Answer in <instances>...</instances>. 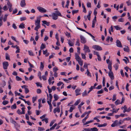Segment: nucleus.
Here are the masks:
<instances>
[{"mask_svg":"<svg viewBox=\"0 0 131 131\" xmlns=\"http://www.w3.org/2000/svg\"><path fill=\"white\" fill-rule=\"evenodd\" d=\"M108 75L112 80H113L114 79L113 74L112 71H109L108 73Z\"/></svg>","mask_w":131,"mask_h":131,"instance_id":"obj_10","label":"nucleus"},{"mask_svg":"<svg viewBox=\"0 0 131 131\" xmlns=\"http://www.w3.org/2000/svg\"><path fill=\"white\" fill-rule=\"evenodd\" d=\"M87 6L88 7H91V4L90 2H88L87 3Z\"/></svg>","mask_w":131,"mask_h":131,"instance_id":"obj_62","label":"nucleus"},{"mask_svg":"<svg viewBox=\"0 0 131 131\" xmlns=\"http://www.w3.org/2000/svg\"><path fill=\"white\" fill-rule=\"evenodd\" d=\"M20 4L21 7H25L26 5V4L25 2V0H21L20 2Z\"/></svg>","mask_w":131,"mask_h":131,"instance_id":"obj_9","label":"nucleus"},{"mask_svg":"<svg viewBox=\"0 0 131 131\" xmlns=\"http://www.w3.org/2000/svg\"><path fill=\"white\" fill-rule=\"evenodd\" d=\"M75 45L78 46H80V44L79 43V39H78L77 40Z\"/></svg>","mask_w":131,"mask_h":131,"instance_id":"obj_61","label":"nucleus"},{"mask_svg":"<svg viewBox=\"0 0 131 131\" xmlns=\"http://www.w3.org/2000/svg\"><path fill=\"white\" fill-rule=\"evenodd\" d=\"M75 59L77 61H78L79 64L81 66H82L83 64V61L82 59L77 53H75Z\"/></svg>","mask_w":131,"mask_h":131,"instance_id":"obj_2","label":"nucleus"},{"mask_svg":"<svg viewBox=\"0 0 131 131\" xmlns=\"http://www.w3.org/2000/svg\"><path fill=\"white\" fill-rule=\"evenodd\" d=\"M16 108V104L15 103L12 106L11 108L12 109H15Z\"/></svg>","mask_w":131,"mask_h":131,"instance_id":"obj_48","label":"nucleus"},{"mask_svg":"<svg viewBox=\"0 0 131 131\" xmlns=\"http://www.w3.org/2000/svg\"><path fill=\"white\" fill-rule=\"evenodd\" d=\"M56 121V120L55 119L52 120L50 123L49 125L50 126H51L53 125V124L54 123V122H55Z\"/></svg>","mask_w":131,"mask_h":131,"instance_id":"obj_34","label":"nucleus"},{"mask_svg":"<svg viewBox=\"0 0 131 131\" xmlns=\"http://www.w3.org/2000/svg\"><path fill=\"white\" fill-rule=\"evenodd\" d=\"M1 85L3 87H4V86L6 85V82L4 80L2 81V83L1 84Z\"/></svg>","mask_w":131,"mask_h":131,"instance_id":"obj_32","label":"nucleus"},{"mask_svg":"<svg viewBox=\"0 0 131 131\" xmlns=\"http://www.w3.org/2000/svg\"><path fill=\"white\" fill-rule=\"evenodd\" d=\"M93 120H91L90 121H88L86 122V123H84V124H83V125L84 126L86 125L87 124H89L90 123L93 122Z\"/></svg>","mask_w":131,"mask_h":131,"instance_id":"obj_21","label":"nucleus"},{"mask_svg":"<svg viewBox=\"0 0 131 131\" xmlns=\"http://www.w3.org/2000/svg\"><path fill=\"white\" fill-rule=\"evenodd\" d=\"M3 69L5 70H6L9 65L8 63L6 61L4 62H3Z\"/></svg>","mask_w":131,"mask_h":131,"instance_id":"obj_7","label":"nucleus"},{"mask_svg":"<svg viewBox=\"0 0 131 131\" xmlns=\"http://www.w3.org/2000/svg\"><path fill=\"white\" fill-rule=\"evenodd\" d=\"M53 97L54 99V101H57L59 98L58 96L56 94H54L53 95Z\"/></svg>","mask_w":131,"mask_h":131,"instance_id":"obj_19","label":"nucleus"},{"mask_svg":"<svg viewBox=\"0 0 131 131\" xmlns=\"http://www.w3.org/2000/svg\"><path fill=\"white\" fill-rule=\"evenodd\" d=\"M80 102V99H79L77 100L75 102V103L74 104V105H78L79 104Z\"/></svg>","mask_w":131,"mask_h":131,"instance_id":"obj_29","label":"nucleus"},{"mask_svg":"<svg viewBox=\"0 0 131 131\" xmlns=\"http://www.w3.org/2000/svg\"><path fill=\"white\" fill-rule=\"evenodd\" d=\"M80 38H81V42L83 43H85L86 42V40L85 39V38L82 35H81L80 36Z\"/></svg>","mask_w":131,"mask_h":131,"instance_id":"obj_8","label":"nucleus"},{"mask_svg":"<svg viewBox=\"0 0 131 131\" xmlns=\"http://www.w3.org/2000/svg\"><path fill=\"white\" fill-rule=\"evenodd\" d=\"M5 55L6 59L10 61V59L9 56V55L8 54H7V53H6L5 54Z\"/></svg>","mask_w":131,"mask_h":131,"instance_id":"obj_33","label":"nucleus"},{"mask_svg":"<svg viewBox=\"0 0 131 131\" xmlns=\"http://www.w3.org/2000/svg\"><path fill=\"white\" fill-rule=\"evenodd\" d=\"M7 5H8V8H12V5L11 4L9 1H8L7 3Z\"/></svg>","mask_w":131,"mask_h":131,"instance_id":"obj_31","label":"nucleus"},{"mask_svg":"<svg viewBox=\"0 0 131 131\" xmlns=\"http://www.w3.org/2000/svg\"><path fill=\"white\" fill-rule=\"evenodd\" d=\"M83 67L86 69H88V65L87 63H84L83 66Z\"/></svg>","mask_w":131,"mask_h":131,"instance_id":"obj_53","label":"nucleus"},{"mask_svg":"<svg viewBox=\"0 0 131 131\" xmlns=\"http://www.w3.org/2000/svg\"><path fill=\"white\" fill-rule=\"evenodd\" d=\"M46 48V45L43 43H42L40 47V49L41 50L43 49Z\"/></svg>","mask_w":131,"mask_h":131,"instance_id":"obj_36","label":"nucleus"},{"mask_svg":"<svg viewBox=\"0 0 131 131\" xmlns=\"http://www.w3.org/2000/svg\"><path fill=\"white\" fill-rule=\"evenodd\" d=\"M91 112V111H90L88 112H85L84 113H83V114L81 115V118H83L84 117L86 114H88V115H89V114Z\"/></svg>","mask_w":131,"mask_h":131,"instance_id":"obj_15","label":"nucleus"},{"mask_svg":"<svg viewBox=\"0 0 131 131\" xmlns=\"http://www.w3.org/2000/svg\"><path fill=\"white\" fill-rule=\"evenodd\" d=\"M20 21H22L26 20V18L25 17H20Z\"/></svg>","mask_w":131,"mask_h":131,"instance_id":"obj_64","label":"nucleus"},{"mask_svg":"<svg viewBox=\"0 0 131 131\" xmlns=\"http://www.w3.org/2000/svg\"><path fill=\"white\" fill-rule=\"evenodd\" d=\"M88 95L86 91L85 90L82 93V96L83 97L86 96Z\"/></svg>","mask_w":131,"mask_h":131,"instance_id":"obj_39","label":"nucleus"},{"mask_svg":"<svg viewBox=\"0 0 131 131\" xmlns=\"http://www.w3.org/2000/svg\"><path fill=\"white\" fill-rule=\"evenodd\" d=\"M60 110L59 106H57L56 108H54L53 110V113L54 114H55L56 112H57L58 113L60 112Z\"/></svg>","mask_w":131,"mask_h":131,"instance_id":"obj_13","label":"nucleus"},{"mask_svg":"<svg viewBox=\"0 0 131 131\" xmlns=\"http://www.w3.org/2000/svg\"><path fill=\"white\" fill-rule=\"evenodd\" d=\"M3 24L2 21V17L0 18V27H1Z\"/></svg>","mask_w":131,"mask_h":131,"instance_id":"obj_60","label":"nucleus"},{"mask_svg":"<svg viewBox=\"0 0 131 131\" xmlns=\"http://www.w3.org/2000/svg\"><path fill=\"white\" fill-rule=\"evenodd\" d=\"M92 12L91 11H89L88 12V14L87 15L88 19L89 20H90L91 18V14Z\"/></svg>","mask_w":131,"mask_h":131,"instance_id":"obj_17","label":"nucleus"},{"mask_svg":"<svg viewBox=\"0 0 131 131\" xmlns=\"http://www.w3.org/2000/svg\"><path fill=\"white\" fill-rule=\"evenodd\" d=\"M80 90H81L80 89H77L75 90L76 96H77L80 94V93H79Z\"/></svg>","mask_w":131,"mask_h":131,"instance_id":"obj_16","label":"nucleus"},{"mask_svg":"<svg viewBox=\"0 0 131 131\" xmlns=\"http://www.w3.org/2000/svg\"><path fill=\"white\" fill-rule=\"evenodd\" d=\"M17 113L19 115L23 114H22V112H21V111L19 109H18L17 111Z\"/></svg>","mask_w":131,"mask_h":131,"instance_id":"obj_52","label":"nucleus"},{"mask_svg":"<svg viewBox=\"0 0 131 131\" xmlns=\"http://www.w3.org/2000/svg\"><path fill=\"white\" fill-rule=\"evenodd\" d=\"M112 64H109L108 65V68L110 70V71H111L112 70Z\"/></svg>","mask_w":131,"mask_h":131,"instance_id":"obj_57","label":"nucleus"},{"mask_svg":"<svg viewBox=\"0 0 131 131\" xmlns=\"http://www.w3.org/2000/svg\"><path fill=\"white\" fill-rule=\"evenodd\" d=\"M57 125V123H55L50 128V130H53L54 129L55 127Z\"/></svg>","mask_w":131,"mask_h":131,"instance_id":"obj_26","label":"nucleus"},{"mask_svg":"<svg viewBox=\"0 0 131 131\" xmlns=\"http://www.w3.org/2000/svg\"><path fill=\"white\" fill-rule=\"evenodd\" d=\"M83 50L85 53H86L87 52H91V50L89 47L85 45L84 46Z\"/></svg>","mask_w":131,"mask_h":131,"instance_id":"obj_5","label":"nucleus"},{"mask_svg":"<svg viewBox=\"0 0 131 131\" xmlns=\"http://www.w3.org/2000/svg\"><path fill=\"white\" fill-rule=\"evenodd\" d=\"M36 85L38 86H40L41 87H42V84L40 83L37 82L35 83Z\"/></svg>","mask_w":131,"mask_h":131,"instance_id":"obj_56","label":"nucleus"},{"mask_svg":"<svg viewBox=\"0 0 131 131\" xmlns=\"http://www.w3.org/2000/svg\"><path fill=\"white\" fill-rule=\"evenodd\" d=\"M124 51H126L127 52H128L129 51V48L128 47H126L124 48Z\"/></svg>","mask_w":131,"mask_h":131,"instance_id":"obj_43","label":"nucleus"},{"mask_svg":"<svg viewBox=\"0 0 131 131\" xmlns=\"http://www.w3.org/2000/svg\"><path fill=\"white\" fill-rule=\"evenodd\" d=\"M123 109H124L123 112L124 113H125L127 111V108L126 105H124L123 107Z\"/></svg>","mask_w":131,"mask_h":131,"instance_id":"obj_51","label":"nucleus"},{"mask_svg":"<svg viewBox=\"0 0 131 131\" xmlns=\"http://www.w3.org/2000/svg\"><path fill=\"white\" fill-rule=\"evenodd\" d=\"M44 67V66L42 62L40 63V69L41 70H42Z\"/></svg>","mask_w":131,"mask_h":131,"instance_id":"obj_35","label":"nucleus"},{"mask_svg":"<svg viewBox=\"0 0 131 131\" xmlns=\"http://www.w3.org/2000/svg\"><path fill=\"white\" fill-rule=\"evenodd\" d=\"M25 93L26 94L28 93L29 92V91L28 88H27V87L25 89Z\"/></svg>","mask_w":131,"mask_h":131,"instance_id":"obj_63","label":"nucleus"},{"mask_svg":"<svg viewBox=\"0 0 131 131\" xmlns=\"http://www.w3.org/2000/svg\"><path fill=\"white\" fill-rule=\"evenodd\" d=\"M58 16H62L61 13L58 11L55 12V13H52L51 15L52 19L54 20H56L58 19Z\"/></svg>","mask_w":131,"mask_h":131,"instance_id":"obj_1","label":"nucleus"},{"mask_svg":"<svg viewBox=\"0 0 131 131\" xmlns=\"http://www.w3.org/2000/svg\"><path fill=\"white\" fill-rule=\"evenodd\" d=\"M9 80L8 81V85H11V83L13 82V81L10 78H9Z\"/></svg>","mask_w":131,"mask_h":131,"instance_id":"obj_38","label":"nucleus"},{"mask_svg":"<svg viewBox=\"0 0 131 131\" xmlns=\"http://www.w3.org/2000/svg\"><path fill=\"white\" fill-rule=\"evenodd\" d=\"M29 55L31 56H33L34 54L33 52L31 50H29L28 51Z\"/></svg>","mask_w":131,"mask_h":131,"instance_id":"obj_24","label":"nucleus"},{"mask_svg":"<svg viewBox=\"0 0 131 131\" xmlns=\"http://www.w3.org/2000/svg\"><path fill=\"white\" fill-rule=\"evenodd\" d=\"M120 101L119 100H117L115 102V104L116 105H117L118 104H120Z\"/></svg>","mask_w":131,"mask_h":131,"instance_id":"obj_42","label":"nucleus"},{"mask_svg":"<svg viewBox=\"0 0 131 131\" xmlns=\"http://www.w3.org/2000/svg\"><path fill=\"white\" fill-rule=\"evenodd\" d=\"M98 129L95 127L90 128V131H98Z\"/></svg>","mask_w":131,"mask_h":131,"instance_id":"obj_27","label":"nucleus"},{"mask_svg":"<svg viewBox=\"0 0 131 131\" xmlns=\"http://www.w3.org/2000/svg\"><path fill=\"white\" fill-rule=\"evenodd\" d=\"M37 98L36 97H33L32 98V102L33 103H34L35 102Z\"/></svg>","mask_w":131,"mask_h":131,"instance_id":"obj_59","label":"nucleus"},{"mask_svg":"<svg viewBox=\"0 0 131 131\" xmlns=\"http://www.w3.org/2000/svg\"><path fill=\"white\" fill-rule=\"evenodd\" d=\"M96 16H95L94 18L92 21V28H94L95 27V24L96 23Z\"/></svg>","mask_w":131,"mask_h":131,"instance_id":"obj_11","label":"nucleus"},{"mask_svg":"<svg viewBox=\"0 0 131 131\" xmlns=\"http://www.w3.org/2000/svg\"><path fill=\"white\" fill-rule=\"evenodd\" d=\"M92 48L94 49L97 51H101L102 50V47L98 45H94L92 46Z\"/></svg>","mask_w":131,"mask_h":131,"instance_id":"obj_3","label":"nucleus"},{"mask_svg":"<svg viewBox=\"0 0 131 131\" xmlns=\"http://www.w3.org/2000/svg\"><path fill=\"white\" fill-rule=\"evenodd\" d=\"M116 100V95L115 94H114L113 97V99L112 100L113 101H115Z\"/></svg>","mask_w":131,"mask_h":131,"instance_id":"obj_50","label":"nucleus"},{"mask_svg":"<svg viewBox=\"0 0 131 131\" xmlns=\"http://www.w3.org/2000/svg\"><path fill=\"white\" fill-rule=\"evenodd\" d=\"M106 63L108 65L112 64V62L109 59H107L106 60Z\"/></svg>","mask_w":131,"mask_h":131,"instance_id":"obj_49","label":"nucleus"},{"mask_svg":"<svg viewBox=\"0 0 131 131\" xmlns=\"http://www.w3.org/2000/svg\"><path fill=\"white\" fill-rule=\"evenodd\" d=\"M88 118V116H86L82 120V122L84 124V123H85V122L86 120Z\"/></svg>","mask_w":131,"mask_h":131,"instance_id":"obj_44","label":"nucleus"},{"mask_svg":"<svg viewBox=\"0 0 131 131\" xmlns=\"http://www.w3.org/2000/svg\"><path fill=\"white\" fill-rule=\"evenodd\" d=\"M68 43L70 46H72L74 45V43L70 40H68Z\"/></svg>","mask_w":131,"mask_h":131,"instance_id":"obj_18","label":"nucleus"},{"mask_svg":"<svg viewBox=\"0 0 131 131\" xmlns=\"http://www.w3.org/2000/svg\"><path fill=\"white\" fill-rule=\"evenodd\" d=\"M87 72H86L85 74H86V73L87 74V75L88 77H91V73L89 72V70L88 69H87Z\"/></svg>","mask_w":131,"mask_h":131,"instance_id":"obj_22","label":"nucleus"},{"mask_svg":"<svg viewBox=\"0 0 131 131\" xmlns=\"http://www.w3.org/2000/svg\"><path fill=\"white\" fill-rule=\"evenodd\" d=\"M118 125V121L116 120L114 121L113 123L111 125V126L112 127H114Z\"/></svg>","mask_w":131,"mask_h":131,"instance_id":"obj_14","label":"nucleus"},{"mask_svg":"<svg viewBox=\"0 0 131 131\" xmlns=\"http://www.w3.org/2000/svg\"><path fill=\"white\" fill-rule=\"evenodd\" d=\"M103 86H105V78L104 77H103Z\"/></svg>","mask_w":131,"mask_h":131,"instance_id":"obj_47","label":"nucleus"},{"mask_svg":"<svg viewBox=\"0 0 131 131\" xmlns=\"http://www.w3.org/2000/svg\"><path fill=\"white\" fill-rule=\"evenodd\" d=\"M16 80L17 81H21L22 80L21 78L18 76H16Z\"/></svg>","mask_w":131,"mask_h":131,"instance_id":"obj_55","label":"nucleus"},{"mask_svg":"<svg viewBox=\"0 0 131 131\" xmlns=\"http://www.w3.org/2000/svg\"><path fill=\"white\" fill-rule=\"evenodd\" d=\"M82 8H83V12L84 13H86V10L85 8V7L83 3L82 4Z\"/></svg>","mask_w":131,"mask_h":131,"instance_id":"obj_28","label":"nucleus"},{"mask_svg":"<svg viewBox=\"0 0 131 131\" xmlns=\"http://www.w3.org/2000/svg\"><path fill=\"white\" fill-rule=\"evenodd\" d=\"M114 27L117 30H120L122 29L121 27H119L118 26H114Z\"/></svg>","mask_w":131,"mask_h":131,"instance_id":"obj_25","label":"nucleus"},{"mask_svg":"<svg viewBox=\"0 0 131 131\" xmlns=\"http://www.w3.org/2000/svg\"><path fill=\"white\" fill-rule=\"evenodd\" d=\"M37 8L39 12L41 13H45L47 11L46 9L40 6H38Z\"/></svg>","mask_w":131,"mask_h":131,"instance_id":"obj_4","label":"nucleus"},{"mask_svg":"<svg viewBox=\"0 0 131 131\" xmlns=\"http://www.w3.org/2000/svg\"><path fill=\"white\" fill-rule=\"evenodd\" d=\"M41 16H38L37 17L36 20H35V25H40V23Z\"/></svg>","mask_w":131,"mask_h":131,"instance_id":"obj_6","label":"nucleus"},{"mask_svg":"<svg viewBox=\"0 0 131 131\" xmlns=\"http://www.w3.org/2000/svg\"><path fill=\"white\" fill-rule=\"evenodd\" d=\"M118 63H116L114 66V67L115 68L116 70H117L118 68Z\"/></svg>","mask_w":131,"mask_h":131,"instance_id":"obj_46","label":"nucleus"},{"mask_svg":"<svg viewBox=\"0 0 131 131\" xmlns=\"http://www.w3.org/2000/svg\"><path fill=\"white\" fill-rule=\"evenodd\" d=\"M107 124L106 123H105L103 124H99L97 126V127H105L107 126Z\"/></svg>","mask_w":131,"mask_h":131,"instance_id":"obj_20","label":"nucleus"},{"mask_svg":"<svg viewBox=\"0 0 131 131\" xmlns=\"http://www.w3.org/2000/svg\"><path fill=\"white\" fill-rule=\"evenodd\" d=\"M124 122V121L120 120L119 122L118 121V126L122 124Z\"/></svg>","mask_w":131,"mask_h":131,"instance_id":"obj_40","label":"nucleus"},{"mask_svg":"<svg viewBox=\"0 0 131 131\" xmlns=\"http://www.w3.org/2000/svg\"><path fill=\"white\" fill-rule=\"evenodd\" d=\"M58 70L57 67H55L53 68V71L54 72H57V71Z\"/></svg>","mask_w":131,"mask_h":131,"instance_id":"obj_58","label":"nucleus"},{"mask_svg":"<svg viewBox=\"0 0 131 131\" xmlns=\"http://www.w3.org/2000/svg\"><path fill=\"white\" fill-rule=\"evenodd\" d=\"M86 54V53H85V54H84L83 53H81V55L82 56V59H86V56L85 55Z\"/></svg>","mask_w":131,"mask_h":131,"instance_id":"obj_41","label":"nucleus"},{"mask_svg":"<svg viewBox=\"0 0 131 131\" xmlns=\"http://www.w3.org/2000/svg\"><path fill=\"white\" fill-rule=\"evenodd\" d=\"M38 130L40 131H43L45 130L44 128L43 127H38Z\"/></svg>","mask_w":131,"mask_h":131,"instance_id":"obj_54","label":"nucleus"},{"mask_svg":"<svg viewBox=\"0 0 131 131\" xmlns=\"http://www.w3.org/2000/svg\"><path fill=\"white\" fill-rule=\"evenodd\" d=\"M86 33L87 34H88L90 36H91L92 38V39H93V40L94 41H95L96 40H95V37H94L93 36V35H92L91 34L88 32H86Z\"/></svg>","mask_w":131,"mask_h":131,"instance_id":"obj_23","label":"nucleus"},{"mask_svg":"<svg viewBox=\"0 0 131 131\" xmlns=\"http://www.w3.org/2000/svg\"><path fill=\"white\" fill-rule=\"evenodd\" d=\"M116 46L119 47H122V46L120 41L117 40L116 41Z\"/></svg>","mask_w":131,"mask_h":131,"instance_id":"obj_12","label":"nucleus"},{"mask_svg":"<svg viewBox=\"0 0 131 131\" xmlns=\"http://www.w3.org/2000/svg\"><path fill=\"white\" fill-rule=\"evenodd\" d=\"M24 25V24L22 23L19 25V27L20 28H25Z\"/></svg>","mask_w":131,"mask_h":131,"instance_id":"obj_37","label":"nucleus"},{"mask_svg":"<svg viewBox=\"0 0 131 131\" xmlns=\"http://www.w3.org/2000/svg\"><path fill=\"white\" fill-rule=\"evenodd\" d=\"M88 118V116H86L82 120V122L84 124V123H85V122L86 120Z\"/></svg>","mask_w":131,"mask_h":131,"instance_id":"obj_45","label":"nucleus"},{"mask_svg":"<svg viewBox=\"0 0 131 131\" xmlns=\"http://www.w3.org/2000/svg\"><path fill=\"white\" fill-rule=\"evenodd\" d=\"M36 26L35 28V30L37 31L38 29L40 27V25H35Z\"/></svg>","mask_w":131,"mask_h":131,"instance_id":"obj_30","label":"nucleus"}]
</instances>
